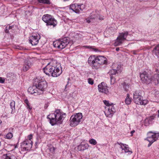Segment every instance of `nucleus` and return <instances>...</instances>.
<instances>
[{
	"label": "nucleus",
	"mask_w": 159,
	"mask_h": 159,
	"mask_svg": "<svg viewBox=\"0 0 159 159\" xmlns=\"http://www.w3.org/2000/svg\"><path fill=\"white\" fill-rule=\"evenodd\" d=\"M43 70L46 75L53 77L59 76L62 72L60 64L55 60L51 61Z\"/></svg>",
	"instance_id": "f257e3e1"
},
{
	"label": "nucleus",
	"mask_w": 159,
	"mask_h": 159,
	"mask_svg": "<svg viewBox=\"0 0 159 159\" xmlns=\"http://www.w3.org/2000/svg\"><path fill=\"white\" fill-rule=\"evenodd\" d=\"M66 116L65 113L61 111L60 110H56L54 114L48 115L47 118L49 119L50 124L52 125H54L55 124H61Z\"/></svg>",
	"instance_id": "f03ea898"
},
{
	"label": "nucleus",
	"mask_w": 159,
	"mask_h": 159,
	"mask_svg": "<svg viewBox=\"0 0 159 159\" xmlns=\"http://www.w3.org/2000/svg\"><path fill=\"white\" fill-rule=\"evenodd\" d=\"M107 60V58L103 56L92 55L89 58L88 62L93 69H96L100 65L106 63Z\"/></svg>",
	"instance_id": "7ed1b4c3"
},
{
	"label": "nucleus",
	"mask_w": 159,
	"mask_h": 159,
	"mask_svg": "<svg viewBox=\"0 0 159 159\" xmlns=\"http://www.w3.org/2000/svg\"><path fill=\"white\" fill-rule=\"evenodd\" d=\"M141 80L142 83L149 84L152 81L155 84H158L159 81V75L155 74L153 77L151 73L149 71H145L140 74Z\"/></svg>",
	"instance_id": "20e7f679"
},
{
	"label": "nucleus",
	"mask_w": 159,
	"mask_h": 159,
	"mask_svg": "<svg viewBox=\"0 0 159 159\" xmlns=\"http://www.w3.org/2000/svg\"><path fill=\"white\" fill-rule=\"evenodd\" d=\"M33 84L36 85L39 95L46 90L47 87V83L45 80L36 78L34 79Z\"/></svg>",
	"instance_id": "39448f33"
},
{
	"label": "nucleus",
	"mask_w": 159,
	"mask_h": 159,
	"mask_svg": "<svg viewBox=\"0 0 159 159\" xmlns=\"http://www.w3.org/2000/svg\"><path fill=\"white\" fill-rule=\"evenodd\" d=\"M134 102L136 104L141 105H145L148 103L146 100H143L140 91H136L134 93Z\"/></svg>",
	"instance_id": "423d86ee"
},
{
	"label": "nucleus",
	"mask_w": 159,
	"mask_h": 159,
	"mask_svg": "<svg viewBox=\"0 0 159 159\" xmlns=\"http://www.w3.org/2000/svg\"><path fill=\"white\" fill-rule=\"evenodd\" d=\"M69 43V39L67 38L56 41L53 42V45L56 48L60 49L65 48Z\"/></svg>",
	"instance_id": "0eeeda50"
},
{
	"label": "nucleus",
	"mask_w": 159,
	"mask_h": 159,
	"mask_svg": "<svg viewBox=\"0 0 159 159\" xmlns=\"http://www.w3.org/2000/svg\"><path fill=\"white\" fill-rule=\"evenodd\" d=\"M82 118V114L81 113L73 115L71 116L70 120V126L72 127L76 126L81 121Z\"/></svg>",
	"instance_id": "6e6552de"
},
{
	"label": "nucleus",
	"mask_w": 159,
	"mask_h": 159,
	"mask_svg": "<svg viewBox=\"0 0 159 159\" xmlns=\"http://www.w3.org/2000/svg\"><path fill=\"white\" fill-rule=\"evenodd\" d=\"M147 135L146 139L148 142L153 143L157 139L159 136V133H157L149 131Z\"/></svg>",
	"instance_id": "1a4fd4ad"
},
{
	"label": "nucleus",
	"mask_w": 159,
	"mask_h": 159,
	"mask_svg": "<svg viewBox=\"0 0 159 159\" xmlns=\"http://www.w3.org/2000/svg\"><path fill=\"white\" fill-rule=\"evenodd\" d=\"M104 113L107 117H111L112 116L116 111L114 106H109L105 107Z\"/></svg>",
	"instance_id": "9d476101"
},
{
	"label": "nucleus",
	"mask_w": 159,
	"mask_h": 159,
	"mask_svg": "<svg viewBox=\"0 0 159 159\" xmlns=\"http://www.w3.org/2000/svg\"><path fill=\"white\" fill-rule=\"evenodd\" d=\"M128 33L126 32L120 34L119 36L117 38L116 44L117 45H120L122 43V41L125 40L128 35Z\"/></svg>",
	"instance_id": "9b49d317"
},
{
	"label": "nucleus",
	"mask_w": 159,
	"mask_h": 159,
	"mask_svg": "<svg viewBox=\"0 0 159 159\" xmlns=\"http://www.w3.org/2000/svg\"><path fill=\"white\" fill-rule=\"evenodd\" d=\"M70 9L76 13H79L80 11H82V9L81 7V5L77 4H74L70 5Z\"/></svg>",
	"instance_id": "f8f14e48"
},
{
	"label": "nucleus",
	"mask_w": 159,
	"mask_h": 159,
	"mask_svg": "<svg viewBox=\"0 0 159 159\" xmlns=\"http://www.w3.org/2000/svg\"><path fill=\"white\" fill-rule=\"evenodd\" d=\"M40 39V36L39 35L36 36H32L30 38V43L32 45H36L38 43Z\"/></svg>",
	"instance_id": "ddd939ff"
},
{
	"label": "nucleus",
	"mask_w": 159,
	"mask_h": 159,
	"mask_svg": "<svg viewBox=\"0 0 159 159\" xmlns=\"http://www.w3.org/2000/svg\"><path fill=\"white\" fill-rule=\"evenodd\" d=\"M21 146L24 147V148L26 150H29L32 146V142L30 141H28V140L24 141L22 143Z\"/></svg>",
	"instance_id": "4468645a"
},
{
	"label": "nucleus",
	"mask_w": 159,
	"mask_h": 159,
	"mask_svg": "<svg viewBox=\"0 0 159 159\" xmlns=\"http://www.w3.org/2000/svg\"><path fill=\"white\" fill-rule=\"evenodd\" d=\"M98 91L100 92L104 93L107 94L108 90L106 84L104 82H102L98 86Z\"/></svg>",
	"instance_id": "2eb2a0df"
},
{
	"label": "nucleus",
	"mask_w": 159,
	"mask_h": 159,
	"mask_svg": "<svg viewBox=\"0 0 159 159\" xmlns=\"http://www.w3.org/2000/svg\"><path fill=\"white\" fill-rule=\"evenodd\" d=\"M98 16V14L96 12L91 13V15L89 17L86 19V22L88 23L93 22L94 20L97 19Z\"/></svg>",
	"instance_id": "dca6fc26"
},
{
	"label": "nucleus",
	"mask_w": 159,
	"mask_h": 159,
	"mask_svg": "<svg viewBox=\"0 0 159 159\" xmlns=\"http://www.w3.org/2000/svg\"><path fill=\"white\" fill-rule=\"evenodd\" d=\"M28 91L31 94H34V95H39L37 86L34 84L33 86L28 88Z\"/></svg>",
	"instance_id": "f3484780"
},
{
	"label": "nucleus",
	"mask_w": 159,
	"mask_h": 159,
	"mask_svg": "<svg viewBox=\"0 0 159 159\" xmlns=\"http://www.w3.org/2000/svg\"><path fill=\"white\" fill-rule=\"evenodd\" d=\"M31 63L30 61L25 60L24 61L23 67V70L24 71H27L30 67Z\"/></svg>",
	"instance_id": "a211bd4d"
},
{
	"label": "nucleus",
	"mask_w": 159,
	"mask_h": 159,
	"mask_svg": "<svg viewBox=\"0 0 159 159\" xmlns=\"http://www.w3.org/2000/svg\"><path fill=\"white\" fill-rule=\"evenodd\" d=\"M117 72L116 69H112L108 73V74L110 76L111 81H113L114 82L115 81V79L113 75H115Z\"/></svg>",
	"instance_id": "6ab92c4d"
},
{
	"label": "nucleus",
	"mask_w": 159,
	"mask_h": 159,
	"mask_svg": "<svg viewBox=\"0 0 159 159\" xmlns=\"http://www.w3.org/2000/svg\"><path fill=\"white\" fill-rule=\"evenodd\" d=\"M120 148L122 150H124L125 152H128L129 154H131L132 153V152L129 150V148L128 145L126 144H123V146H120Z\"/></svg>",
	"instance_id": "aec40b11"
},
{
	"label": "nucleus",
	"mask_w": 159,
	"mask_h": 159,
	"mask_svg": "<svg viewBox=\"0 0 159 159\" xmlns=\"http://www.w3.org/2000/svg\"><path fill=\"white\" fill-rule=\"evenodd\" d=\"M52 18V17L51 15L46 14L43 16L42 19L47 24V22H48Z\"/></svg>",
	"instance_id": "412c9836"
},
{
	"label": "nucleus",
	"mask_w": 159,
	"mask_h": 159,
	"mask_svg": "<svg viewBox=\"0 0 159 159\" xmlns=\"http://www.w3.org/2000/svg\"><path fill=\"white\" fill-rule=\"evenodd\" d=\"M152 52L153 55L159 57V44L154 47Z\"/></svg>",
	"instance_id": "4be33fe9"
},
{
	"label": "nucleus",
	"mask_w": 159,
	"mask_h": 159,
	"mask_svg": "<svg viewBox=\"0 0 159 159\" xmlns=\"http://www.w3.org/2000/svg\"><path fill=\"white\" fill-rule=\"evenodd\" d=\"M154 117L152 116L150 117L147 118L145 120L144 125L146 126H148L149 124L152 123V120H154Z\"/></svg>",
	"instance_id": "5701e85b"
},
{
	"label": "nucleus",
	"mask_w": 159,
	"mask_h": 159,
	"mask_svg": "<svg viewBox=\"0 0 159 159\" xmlns=\"http://www.w3.org/2000/svg\"><path fill=\"white\" fill-rule=\"evenodd\" d=\"M89 147V144L87 143L85 144H81L78 146V149L79 151H84L87 149Z\"/></svg>",
	"instance_id": "b1692460"
},
{
	"label": "nucleus",
	"mask_w": 159,
	"mask_h": 159,
	"mask_svg": "<svg viewBox=\"0 0 159 159\" xmlns=\"http://www.w3.org/2000/svg\"><path fill=\"white\" fill-rule=\"evenodd\" d=\"M57 23L56 20L52 18L48 22H47V25H52L54 27L57 25Z\"/></svg>",
	"instance_id": "393cba45"
},
{
	"label": "nucleus",
	"mask_w": 159,
	"mask_h": 159,
	"mask_svg": "<svg viewBox=\"0 0 159 159\" xmlns=\"http://www.w3.org/2000/svg\"><path fill=\"white\" fill-rule=\"evenodd\" d=\"M3 157L5 159H17L15 156L10 153L4 155Z\"/></svg>",
	"instance_id": "a878e982"
},
{
	"label": "nucleus",
	"mask_w": 159,
	"mask_h": 159,
	"mask_svg": "<svg viewBox=\"0 0 159 159\" xmlns=\"http://www.w3.org/2000/svg\"><path fill=\"white\" fill-rule=\"evenodd\" d=\"M121 85L123 86V89L124 91L126 92H128L129 91V85L128 83L124 82L121 83Z\"/></svg>",
	"instance_id": "bb28decb"
},
{
	"label": "nucleus",
	"mask_w": 159,
	"mask_h": 159,
	"mask_svg": "<svg viewBox=\"0 0 159 159\" xmlns=\"http://www.w3.org/2000/svg\"><path fill=\"white\" fill-rule=\"evenodd\" d=\"M131 102V99L129 97V94H127V96L125 99V103L127 105H129L130 104Z\"/></svg>",
	"instance_id": "cd10ccee"
},
{
	"label": "nucleus",
	"mask_w": 159,
	"mask_h": 159,
	"mask_svg": "<svg viewBox=\"0 0 159 159\" xmlns=\"http://www.w3.org/2000/svg\"><path fill=\"white\" fill-rule=\"evenodd\" d=\"M15 102L14 101H12L10 103V106L11 109V113L13 114L15 110Z\"/></svg>",
	"instance_id": "c85d7f7f"
},
{
	"label": "nucleus",
	"mask_w": 159,
	"mask_h": 159,
	"mask_svg": "<svg viewBox=\"0 0 159 159\" xmlns=\"http://www.w3.org/2000/svg\"><path fill=\"white\" fill-rule=\"evenodd\" d=\"M104 104L107 107H109V106H114L113 104L112 103H109V101L106 100H104L103 101Z\"/></svg>",
	"instance_id": "c756f323"
},
{
	"label": "nucleus",
	"mask_w": 159,
	"mask_h": 159,
	"mask_svg": "<svg viewBox=\"0 0 159 159\" xmlns=\"http://www.w3.org/2000/svg\"><path fill=\"white\" fill-rule=\"evenodd\" d=\"M86 47L88 48L91 49L92 51H94L95 52L99 51V50L98 49L94 48L92 46H86Z\"/></svg>",
	"instance_id": "7c9ffc66"
},
{
	"label": "nucleus",
	"mask_w": 159,
	"mask_h": 159,
	"mask_svg": "<svg viewBox=\"0 0 159 159\" xmlns=\"http://www.w3.org/2000/svg\"><path fill=\"white\" fill-rule=\"evenodd\" d=\"M38 1L40 3L47 4H50L49 0H38Z\"/></svg>",
	"instance_id": "2f4dec72"
},
{
	"label": "nucleus",
	"mask_w": 159,
	"mask_h": 159,
	"mask_svg": "<svg viewBox=\"0 0 159 159\" xmlns=\"http://www.w3.org/2000/svg\"><path fill=\"white\" fill-rule=\"evenodd\" d=\"M89 143L91 144L95 145L97 143V142L94 139H91L89 141Z\"/></svg>",
	"instance_id": "473e14b6"
},
{
	"label": "nucleus",
	"mask_w": 159,
	"mask_h": 159,
	"mask_svg": "<svg viewBox=\"0 0 159 159\" xmlns=\"http://www.w3.org/2000/svg\"><path fill=\"white\" fill-rule=\"evenodd\" d=\"M12 134L11 133H9L6 135V138L10 139L12 138Z\"/></svg>",
	"instance_id": "72a5a7b5"
},
{
	"label": "nucleus",
	"mask_w": 159,
	"mask_h": 159,
	"mask_svg": "<svg viewBox=\"0 0 159 159\" xmlns=\"http://www.w3.org/2000/svg\"><path fill=\"white\" fill-rule=\"evenodd\" d=\"M49 149L51 152L53 153L54 152L55 148L53 146H51L49 147Z\"/></svg>",
	"instance_id": "f704fd0d"
},
{
	"label": "nucleus",
	"mask_w": 159,
	"mask_h": 159,
	"mask_svg": "<svg viewBox=\"0 0 159 159\" xmlns=\"http://www.w3.org/2000/svg\"><path fill=\"white\" fill-rule=\"evenodd\" d=\"M88 83L91 85L93 84V80L91 78H89L88 80Z\"/></svg>",
	"instance_id": "c9c22d12"
},
{
	"label": "nucleus",
	"mask_w": 159,
	"mask_h": 159,
	"mask_svg": "<svg viewBox=\"0 0 159 159\" xmlns=\"http://www.w3.org/2000/svg\"><path fill=\"white\" fill-rule=\"evenodd\" d=\"M6 29L5 30V32L6 33H9V30L11 29L12 28L11 26H9L8 27V26H7L6 27Z\"/></svg>",
	"instance_id": "e433bc0d"
},
{
	"label": "nucleus",
	"mask_w": 159,
	"mask_h": 159,
	"mask_svg": "<svg viewBox=\"0 0 159 159\" xmlns=\"http://www.w3.org/2000/svg\"><path fill=\"white\" fill-rule=\"evenodd\" d=\"M121 68V66L120 65H118L117 67V69L116 70L117 72H120L121 71V70L120 69Z\"/></svg>",
	"instance_id": "4c0bfd02"
},
{
	"label": "nucleus",
	"mask_w": 159,
	"mask_h": 159,
	"mask_svg": "<svg viewBox=\"0 0 159 159\" xmlns=\"http://www.w3.org/2000/svg\"><path fill=\"white\" fill-rule=\"evenodd\" d=\"M33 137V135L32 134H30L28 136V138L29 139V140H28V141H31V139Z\"/></svg>",
	"instance_id": "58836bf2"
},
{
	"label": "nucleus",
	"mask_w": 159,
	"mask_h": 159,
	"mask_svg": "<svg viewBox=\"0 0 159 159\" xmlns=\"http://www.w3.org/2000/svg\"><path fill=\"white\" fill-rule=\"evenodd\" d=\"M5 82L4 79L0 77V83H3Z\"/></svg>",
	"instance_id": "ea45409f"
},
{
	"label": "nucleus",
	"mask_w": 159,
	"mask_h": 159,
	"mask_svg": "<svg viewBox=\"0 0 159 159\" xmlns=\"http://www.w3.org/2000/svg\"><path fill=\"white\" fill-rule=\"evenodd\" d=\"M27 108H29L30 110H31L32 109V107L30 105V103L27 104Z\"/></svg>",
	"instance_id": "a19ab883"
},
{
	"label": "nucleus",
	"mask_w": 159,
	"mask_h": 159,
	"mask_svg": "<svg viewBox=\"0 0 159 159\" xmlns=\"http://www.w3.org/2000/svg\"><path fill=\"white\" fill-rule=\"evenodd\" d=\"M25 102L26 104L29 103V101L27 99H25Z\"/></svg>",
	"instance_id": "79ce46f5"
},
{
	"label": "nucleus",
	"mask_w": 159,
	"mask_h": 159,
	"mask_svg": "<svg viewBox=\"0 0 159 159\" xmlns=\"http://www.w3.org/2000/svg\"><path fill=\"white\" fill-rule=\"evenodd\" d=\"M156 71L157 72H159V65L158 66H157V68L156 69Z\"/></svg>",
	"instance_id": "37998d69"
},
{
	"label": "nucleus",
	"mask_w": 159,
	"mask_h": 159,
	"mask_svg": "<svg viewBox=\"0 0 159 159\" xmlns=\"http://www.w3.org/2000/svg\"><path fill=\"white\" fill-rule=\"evenodd\" d=\"M135 132V130H133L131 132H130V133L131 134V136H133V134Z\"/></svg>",
	"instance_id": "c03bdc74"
},
{
	"label": "nucleus",
	"mask_w": 159,
	"mask_h": 159,
	"mask_svg": "<svg viewBox=\"0 0 159 159\" xmlns=\"http://www.w3.org/2000/svg\"><path fill=\"white\" fill-rule=\"evenodd\" d=\"M117 144H119V145H120V146L121 145H122V146H123V144H124L123 143H119V142H117Z\"/></svg>",
	"instance_id": "a18cd8bd"
},
{
	"label": "nucleus",
	"mask_w": 159,
	"mask_h": 159,
	"mask_svg": "<svg viewBox=\"0 0 159 159\" xmlns=\"http://www.w3.org/2000/svg\"><path fill=\"white\" fill-rule=\"evenodd\" d=\"M152 143L151 142H149V144L148 145V147H150L151 145L152 144Z\"/></svg>",
	"instance_id": "49530a36"
},
{
	"label": "nucleus",
	"mask_w": 159,
	"mask_h": 159,
	"mask_svg": "<svg viewBox=\"0 0 159 159\" xmlns=\"http://www.w3.org/2000/svg\"><path fill=\"white\" fill-rule=\"evenodd\" d=\"M120 50V48H116V50L117 51H119Z\"/></svg>",
	"instance_id": "de8ad7c7"
},
{
	"label": "nucleus",
	"mask_w": 159,
	"mask_h": 159,
	"mask_svg": "<svg viewBox=\"0 0 159 159\" xmlns=\"http://www.w3.org/2000/svg\"><path fill=\"white\" fill-rule=\"evenodd\" d=\"M158 114L157 115V116L158 117H159V110L158 111Z\"/></svg>",
	"instance_id": "09e8293b"
},
{
	"label": "nucleus",
	"mask_w": 159,
	"mask_h": 159,
	"mask_svg": "<svg viewBox=\"0 0 159 159\" xmlns=\"http://www.w3.org/2000/svg\"><path fill=\"white\" fill-rule=\"evenodd\" d=\"M2 121L0 120V124L2 123Z\"/></svg>",
	"instance_id": "8fccbe9b"
},
{
	"label": "nucleus",
	"mask_w": 159,
	"mask_h": 159,
	"mask_svg": "<svg viewBox=\"0 0 159 159\" xmlns=\"http://www.w3.org/2000/svg\"><path fill=\"white\" fill-rule=\"evenodd\" d=\"M69 0H64V1H69Z\"/></svg>",
	"instance_id": "3c124183"
}]
</instances>
